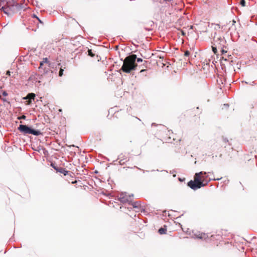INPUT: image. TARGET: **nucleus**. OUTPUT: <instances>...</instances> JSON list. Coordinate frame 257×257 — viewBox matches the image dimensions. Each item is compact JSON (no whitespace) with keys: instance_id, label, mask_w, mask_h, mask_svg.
Segmentation results:
<instances>
[{"instance_id":"nucleus-1","label":"nucleus","mask_w":257,"mask_h":257,"mask_svg":"<svg viewBox=\"0 0 257 257\" xmlns=\"http://www.w3.org/2000/svg\"><path fill=\"white\" fill-rule=\"evenodd\" d=\"M136 61L138 63L142 62L143 59L141 58H137V55L134 54L126 57L120 70L124 73H130L137 69L138 64Z\"/></svg>"},{"instance_id":"nucleus-2","label":"nucleus","mask_w":257,"mask_h":257,"mask_svg":"<svg viewBox=\"0 0 257 257\" xmlns=\"http://www.w3.org/2000/svg\"><path fill=\"white\" fill-rule=\"evenodd\" d=\"M207 173L203 171L195 173L194 177V180L189 181L187 183V186L194 190L205 186L208 183V181L206 180L207 176H204Z\"/></svg>"},{"instance_id":"nucleus-3","label":"nucleus","mask_w":257,"mask_h":257,"mask_svg":"<svg viewBox=\"0 0 257 257\" xmlns=\"http://www.w3.org/2000/svg\"><path fill=\"white\" fill-rule=\"evenodd\" d=\"M23 9V5L17 3L15 0H9V2L2 8L4 13L9 17L12 16Z\"/></svg>"},{"instance_id":"nucleus-4","label":"nucleus","mask_w":257,"mask_h":257,"mask_svg":"<svg viewBox=\"0 0 257 257\" xmlns=\"http://www.w3.org/2000/svg\"><path fill=\"white\" fill-rule=\"evenodd\" d=\"M18 130L22 133L26 134H31L36 136H38L42 134L40 131L35 130L32 127L26 124H20L18 127Z\"/></svg>"},{"instance_id":"nucleus-5","label":"nucleus","mask_w":257,"mask_h":257,"mask_svg":"<svg viewBox=\"0 0 257 257\" xmlns=\"http://www.w3.org/2000/svg\"><path fill=\"white\" fill-rule=\"evenodd\" d=\"M133 194H119L117 196L118 200L122 203H128L134 207H137V202H133Z\"/></svg>"},{"instance_id":"nucleus-6","label":"nucleus","mask_w":257,"mask_h":257,"mask_svg":"<svg viewBox=\"0 0 257 257\" xmlns=\"http://www.w3.org/2000/svg\"><path fill=\"white\" fill-rule=\"evenodd\" d=\"M213 41L215 43H216L217 45H218V48L221 49L222 54H224L227 52V51L224 49V48H226L224 46V45L226 43V41L224 37L217 36H216V33H215L213 38Z\"/></svg>"},{"instance_id":"nucleus-7","label":"nucleus","mask_w":257,"mask_h":257,"mask_svg":"<svg viewBox=\"0 0 257 257\" xmlns=\"http://www.w3.org/2000/svg\"><path fill=\"white\" fill-rule=\"evenodd\" d=\"M51 166L57 172L63 174L64 175L66 176L68 175L70 172L67 171L65 168L59 167L55 166L54 164H51Z\"/></svg>"},{"instance_id":"nucleus-8","label":"nucleus","mask_w":257,"mask_h":257,"mask_svg":"<svg viewBox=\"0 0 257 257\" xmlns=\"http://www.w3.org/2000/svg\"><path fill=\"white\" fill-rule=\"evenodd\" d=\"M35 98V94L33 93H28L27 96L25 97H24V99H29L28 101H27V104H30L32 102V100H34Z\"/></svg>"},{"instance_id":"nucleus-9","label":"nucleus","mask_w":257,"mask_h":257,"mask_svg":"<svg viewBox=\"0 0 257 257\" xmlns=\"http://www.w3.org/2000/svg\"><path fill=\"white\" fill-rule=\"evenodd\" d=\"M123 156L122 154H121L118 156V159L120 160L119 163L120 165H123L125 162L127 161V160L126 159V158L124 159H123Z\"/></svg>"},{"instance_id":"nucleus-10","label":"nucleus","mask_w":257,"mask_h":257,"mask_svg":"<svg viewBox=\"0 0 257 257\" xmlns=\"http://www.w3.org/2000/svg\"><path fill=\"white\" fill-rule=\"evenodd\" d=\"M197 237L200 239H205L208 237V236L207 234L205 233H201L197 235Z\"/></svg>"},{"instance_id":"nucleus-11","label":"nucleus","mask_w":257,"mask_h":257,"mask_svg":"<svg viewBox=\"0 0 257 257\" xmlns=\"http://www.w3.org/2000/svg\"><path fill=\"white\" fill-rule=\"evenodd\" d=\"M49 61H48V59L47 58H44L43 59V60L40 62V67L39 68H41L42 67V66L44 65V63H49Z\"/></svg>"},{"instance_id":"nucleus-12","label":"nucleus","mask_w":257,"mask_h":257,"mask_svg":"<svg viewBox=\"0 0 257 257\" xmlns=\"http://www.w3.org/2000/svg\"><path fill=\"white\" fill-rule=\"evenodd\" d=\"M159 233L160 234H165L166 233V229L165 228H160L159 229Z\"/></svg>"},{"instance_id":"nucleus-13","label":"nucleus","mask_w":257,"mask_h":257,"mask_svg":"<svg viewBox=\"0 0 257 257\" xmlns=\"http://www.w3.org/2000/svg\"><path fill=\"white\" fill-rule=\"evenodd\" d=\"M87 54H88V56H89L91 57H93L95 56V54L93 52V51L91 49L88 50Z\"/></svg>"},{"instance_id":"nucleus-14","label":"nucleus","mask_w":257,"mask_h":257,"mask_svg":"<svg viewBox=\"0 0 257 257\" xmlns=\"http://www.w3.org/2000/svg\"><path fill=\"white\" fill-rule=\"evenodd\" d=\"M239 4L241 6L244 7L245 6V0H240Z\"/></svg>"},{"instance_id":"nucleus-15","label":"nucleus","mask_w":257,"mask_h":257,"mask_svg":"<svg viewBox=\"0 0 257 257\" xmlns=\"http://www.w3.org/2000/svg\"><path fill=\"white\" fill-rule=\"evenodd\" d=\"M63 71L64 69L61 68L59 72V76L60 77H61L63 75Z\"/></svg>"},{"instance_id":"nucleus-16","label":"nucleus","mask_w":257,"mask_h":257,"mask_svg":"<svg viewBox=\"0 0 257 257\" xmlns=\"http://www.w3.org/2000/svg\"><path fill=\"white\" fill-rule=\"evenodd\" d=\"M190 55V52L188 50H186L184 52V56L188 57Z\"/></svg>"},{"instance_id":"nucleus-17","label":"nucleus","mask_w":257,"mask_h":257,"mask_svg":"<svg viewBox=\"0 0 257 257\" xmlns=\"http://www.w3.org/2000/svg\"><path fill=\"white\" fill-rule=\"evenodd\" d=\"M1 3H2L4 5H6L9 1V0H0Z\"/></svg>"},{"instance_id":"nucleus-18","label":"nucleus","mask_w":257,"mask_h":257,"mask_svg":"<svg viewBox=\"0 0 257 257\" xmlns=\"http://www.w3.org/2000/svg\"><path fill=\"white\" fill-rule=\"evenodd\" d=\"M18 119H25L26 118V116L25 115H23L18 117Z\"/></svg>"},{"instance_id":"nucleus-19","label":"nucleus","mask_w":257,"mask_h":257,"mask_svg":"<svg viewBox=\"0 0 257 257\" xmlns=\"http://www.w3.org/2000/svg\"><path fill=\"white\" fill-rule=\"evenodd\" d=\"M212 48L213 52L214 53H216L217 52V51L216 47H214V46H212Z\"/></svg>"},{"instance_id":"nucleus-20","label":"nucleus","mask_w":257,"mask_h":257,"mask_svg":"<svg viewBox=\"0 0 257 257\" xmlns=\"http://www.w3.org/2000/svg\"><path fill=\"white\" fill-rule=\"evenodd\" d=\"M2 94L4 96H7L8 95V93L6 91H3Z\"/></svg>"},{"instance_id":"nucleus-21","label":"nucleus","mask_w":257,"mask_h":257,"mask_svg":"<svg viewBox=\"0 0 257 257\" xmlns=\"http://www.w3.org/2000/svg\"><path fill=\"white\" fill-rule=\"evenodd\" d=\"M179 180L180 181V182H183L185 180V178H178Z\"/></svg>"},{"instance_id":"nucleus-22","label":"nucleus","mask_w":257,"mask_h":257,"mask_svg":"<svg viewBox=\"0 0 257 257\" xmlns=\"http://www.w3.org/2000/svg\"><path fill=\"white\" fill-rule=\"evenodd\" d=\"M145 29L146 30V31H151L152 30V28H147V27H145Z\"/></svg>"},{"instance_id":"nucleus-23","label":"nucleus","mask_w":257,"mask_h":257,"mask_svg":"<svg viewBox=\"0 0 257 257\" xmlns=\"http://www.w3.org/2000/svg\"><path fill=\"white\" fill-rule=\"evenodd\" d=\"M223 141L225 143H227L228 142V140L226 138H223Z\"/></svg>"},{"instance_id":"nucleus-24","label":"nucleus","mask_w":257,"mask_h":257,"mask_svg":"<svg viewBox=\"0 0 257 257\" xmlns=\"http://www.w3.org/2000/svg\"><path fill=\"white\" fill-rule=\"evenodd\" d=\"M1 99L4 101V102H7L8 103H10L6 98H1Z\"/></svg>"},{"instance_id":"nucleus-25","label":"nucleus","mask_w":257,"mask_h":257,"mask_svg":"<svg viewBox=\"0 0 257 257\" xmlns=\"http://www.w3.org/2000/svg\"><path fill=\"white\" fill-rule=\"evenodd\" d=\"M6 75L10 76L11 75V72L9 70L7 71L6 72Z\"/></svg>"},{"instance_id":"nucleus-26","label":"nucleus","mask_w":257,"mask_h":257,"mask_svg":"<svg viewBox=\"0 0 257 257\" xmlns=\"http://www.w3.org/2000/svg\"><path fill=\"white\" fill-rule=\"evenodd\" d=\"M37 19L39 21V22L41 23V24H43V23L42 22V21L38 18V17H37Z\"/></svg>"},{"instance_id":"nucleus-27","label":"nucleus","mask_w":257,"mask_h":257,"mask_svg":"<svg viewBox=\"0 0 257 257\" xmlns=\"http://www.w3.org/2000/svg\"><path fill=\"white\" fill-rule=\"evenodd\" d=\"M150 26H153V25H154V22H152V21L150 22Z\"/></svg>"},{"instance_id":"nucleus-28","label":"nucleus","mask_w":257,"mask_h":257,"mask_svg":"<svg viewBox=\"0 0 257 257\" xmlns=\"http://www.w3.org/2000/svg\"><path fill=\"white\" fill-rule=\"evenodd\" d=\"M146 69H142L141 71H140V73H143L145 71H146Z\"/></svg>"},{"instance_id":"nucleus-29","label":"nucleus","mask_w":257,"mask_h":257,"mask_svg":"<svg viewBox=\"0 0 257 257\" xmlns=\"http://www.w3.org/2000/svg\"><path fill=\"white\" fill-rule=\"evenodd\" d=\"M163 1L166 2H170L172 1L173 0H163Z\"/></svg>"},{"instance_id":"nucleus-30","label":"nucleus","mask_w":257,"mask_h":257,"mask_svg":"<svg viewBox=\"0 0 257 257\" xmlns=\"http://www.w3.org/2000/svg\"><path fill=\"white\" fill-rule=\"evenodd\" d=\"M250 84L251 85H254L255 84V83H254V81H252V82H251V83H250Z\"/></svg>"},{"instance_id":"nucleus-31","label":"nucleus","mask_w":257,"mask_h":257,"mask_svg":"<svg viewBox=\"0 0 257 257\" xmlns=\"http://www.w3.org/2000/svg\"><path fill=\"white\" fill-rule=\"evenodd\" d=\"M235 23H236V21H235V20H233L232 21V25H234Z\"/></svg>"},{"instance_id":"nucleus-32","label":"nucleus","mask_w":257,"mask_h":257,"mask_svg":"<svg viewBox=\"0 0 257 257\" xmlns=\"http://www.w3.org/2000/svg\"><path fill=\"white\" fill-rule=\"evenodd\" d=\"M224 105L226 107H228L229 106V105L228 104H224Z\"/></svg>"},{"instance_id":"nucleus-33","label":"nucleus","mask_w":257,"mask_h":257,"mask_svg":"<svg viewBox=\"0 0 257 257\" xmlns=\"http://www.w3.org/2000/svg\"><path fill=\"white\" fill-rule=\"evenodd\" d=\"M33 18H36L37 19V16L35 14L33 15Z\"/></svg>"},{"instance_id":"nucleus-34","label":"nucleus","mask_w":257,"mask_h":257,"mask_svg":"<svg viewBox=\"0 0 257 257\" xmlns=\"http://www.w3.org/2000/svg\"><path fill=\"white\" fill-rule=\"evenodd\" d=\"M135 167L138 168V169L141 170L140 168H138L137 167L135 166Z\"/></svg>"},{"instance_id":"nucleus-35","label":"nucleus","mask_w":257,"mask_h":257,"mask_svg":"<svg viewBox=\"0 0 257 257\" xmlns=\"http://www.w3.org/2000/svg\"><path fill=\"white\" fill-rule=\"evenodd\" d=\"M136 118L137 119H138L139 120H141L139 118H138L137 117H136Z\"/></svg>"},{"instance_id":"nucleus-36","label":"nucleus","mask_w":257,"mask_h":257,"mask_svg":"<svg viewBox=\"0 0 257 257\" xmlns=\"http://www.w3.org/2000/svg\"><path fill=\"white\" fill-rule=\"evenodd\" d=\"M220 179H221V178H220V179L218 178V179H217L216 180H220Z\"/></svg>"},{"instance_id":"nucleus-37","label":"nucleus","mask_w":257,"mask_h":257,"mask_svg":"<svg viewBox=\"0 0 257 257\" xmlns=\"http://www.w3.org/2000/svg\"><path fill=\"white\" fill-rule=\"evenodd\" d=\"M32 79V76H31L30 78H29V79Z\"/></svg>"},{"instance_id":"nucleus-38","label":"nucleus","mask_w":257,"mask_h":257,"mask_svg":"<svg viewBox=\"0 0 257 257\" xmlns=\"http://www.w3.org/2000/svg\"><path fill=\"white\" fill-rule=\"evenodd\" d=\"M75 182H75L74 181H72V183H74Z\"/></svg>"},{"instance_id":"nucleus-39","label":"nucleus","mask_w":257,"mask_h":257,"mask_svg":"<svg viewBox=\"0 0 257 257\" xmlns=\"http://www.w3.org/2000/svg\"><path fill=\"white\" fill-rule=\"evenodd\" d=\"M120 193H126V192H121Z\"/></svg>"},{"instance_id":"nucleus-40","label":"nucleus","mask_w":257,"mask_h":257,"mask_svg":"<svg viewBox=\"0 0 257 257\" xmlns=\"http://www.w3.org/2000/svg\"><path fill=\"white\" fill-rule=\"evenodd\" d=\"M58 66H61V64L60 63L58 64Z\"/></svg>"},{"instance_id":"nucleus-41","label":"nucleus","mask_w":257,"mask_h":257,"mask_svg":"<svg viewBox=\"0 0 257 257\" xmlns=\"http://www.w3.org/2000/svg\"><path fill=\"white\" fill-rule=\"evenodd\" d=\"M153 1H155L156 0H153Z\"/></svg>"}]
</instances>
